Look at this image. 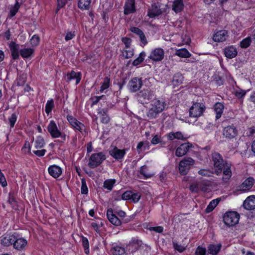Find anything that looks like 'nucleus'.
I'll list each match as a JSON object with an SVG mask.
<instances>
[{
    "mask_svg": "<svg viewBox=\"0 0 255 255\" xmlns=\"http://www.w3.org/2000/svg\"><path fill=\"white\" fill-rule=\"evenodd\" d=\"M240 215L235 211H228L223 216L224 224L228 227H233L239 222Z\"/></svg>",
    "mask_w": 255,
    "mask_h": 255,
    "instance_id": "20e7f679",
    "label": "nucleus"
},
{
    "mask_svg": "<svg viewBox=\"0 0 255 255\" xmlns=\"http://www.w3.org/2000/svg\"><path fill=\"white\" fill-rule=\"evenodd\" d=\"M110 85V77L106 76L104 79L100 88V91L103 92L105 90L108 89Z\"/></svg>",
    "mask_w": 255,
    "mask_h": 255,
    "instance_id": "37998d69",
    "label": "nucleus"
},
{
    "mask_svg": "<svg viewBox=\"0 0 255 255\" xmlns=\"http://www.w3.org/2000/svg\"><path fill=\"white\" fill-rule=\"evenodd\" d=\"M144 248H145V251L147 252H149L151 249L149 246L143 244L141 240L137 238H132L127 246V251L131 253Z\"/></svg>",
    "mask_w": 255,
    "mask_h": 255,
    "instance_id": "7ed1b4c3",
    "label": "nucleus"
},
{
    "mask_svg": "<svg viewBox=\"0 0 255 255\" xmlns=\"http://www.w3.org/2000/svg\"><path fill=\"white\" fill-rule=\"evenodd\" d=\"M34 52V49L31 48H23L19 51L21 56L23 58L30 57Z\"/></svg>",
    "mask_w": 255,
    "mask_h": 255,
    "instance_id": "4c0bfd02",
    "label": "nucleus"
},
{
    "mask_svg": "<svg viewBox=\"0 0 255 255\" xmlns=\"http://www.w3.org/2000/svg\"><path fill=\"white\" fill-rule=\"evenodd\" d=\"M40 38L37 35H34L30 40L32 46H36L39 43Z\"/></svg>",
    "mask_w": 255,
    "mask_h": 255,
    "instance_id": "864d4df0",
    "label": "nucleus"
},
{
    "mask_svg": "<svg viewBox=\"0 0 255 255\" xmlns=\"http://www.w3.org/2000/svg\"><path fill=\"white\" fill-rule=\"evenodd\" d=\"M106 159V155L102 152L93 153L90 157L88 166L91 168H95L99 166Z\"/></svg>",
    "mask_w": 255,
    "mask_h": 255,
    "instance_id": "0eeeda50",
    "label": "nucleus"
},
{
    "mask_svg": "<svg viewBox=\"0 0 255 255\" xmlns=\"http://www.w3.org/2000/svg\"><path fill=\"white\" fill-rule=\"evenodd\" d=\"M115 183L116 180L114 179H107L104 181L103 187L105 189L111 191Z\"/></svg>",
    "mask_w": 255,
    "mask_h": 255,
    "instance_id": "a19ab883",
    "label": "nucleus"
},
{
    "mask_svg": "<svg viewBox=\"0 0 255 255\" xmlns=\"http://www.w3.org/2000/svg\"><path fill=\"white\" fill-rule=\"evenodd\" d=\"M192 147V144L189 142H185L181 144L176 150L175 155L177 157H181L185 155L189 149Z\"/></svg>",
    "mask_w": 255,
    "mask_h": 255,
    "instance_id": "4468645a",
    "label": "nucleus"
},
{
    "mask_svg": "<svg viewBox=\"0 0 255 255\" xmlns=\"http://www.w3.org/2000/svg\"><path fill=\"white\" fill-rule=\"evenodd\" d=\"M17 120V116L15 113H13L8 118V121L11 128H13Z\"/></svg>",
    "mask_w": 255,
    "mask_h": 255,
    "instance_id": "6e6d98bb",
    "label": "nucleus"
},
{
    "mask_svg": "<svg viewBox=\"0 0 255 255\" xmlns=\"http://www.w3.org/2000/svg\"><path fill=\"white\" fill-rule=\"evenodd\" d=\"M131 191H127L125 192L122 195L118 196L115 198L116 200H130L131 198Z\"/></svg>",
    "mask_w": 255,
    "mask_h": 255,
    "instance_id": "c03bdc74",
    "label": "nucleus"
},
{
    "mask_svg": "<svg viewBox=\"0 0 255 255\" xmlns=\"http://www.w3.org/2000/svg\"><path fill=\"white\" fill-rule=\"evenodd\" d=\"M101 99H106V96L102 95L101 96H94L93 97H92L91 98V100L92 101V106L96 105Z\"/></svg>",
    "mask_w": 255,
    "mask_h": 255,
    "instance_id": "5fc2aeb1",
    "label": "nucleus"
},
{
    "mask_svg": "<svg viewBox=\"0 0 255 255\" xmlns=\"http://www.w3.org/2000/svg\"><path fill=\"white\" fill-rule=\"evenodd\" d=\"M147 167L146 165H144L142 166L139 170L140 174L142 175L146 178H148L151 177L152 176V174L147 172Z\"/></svg>",
    "mask_w": 255,
    "mask_h": 255,
    "instance_id": "09e8293b",
    "label": "nucleus"
},
{
    "mask_svg": "<svg viewBox=\"0 0 255 255\" xmlns=\"http://www.w3.org/2000/svg\"><path fill=\"white\" fill-rule=\"evenodd\" d=\"M214 81L218 86L223 85V80H222V78L218 75H215L214 76Z\"/></svg>",
    "mask_w": 255,
    "mask_h": 255,
    "instance_id": "e2e57ef3",
    "label": "nucleus"
},
{
    "mask_svg": "<svg viewBox=\"0 0 255 255\" xmlns=\"http://www.w3.org/2000/svg\"><path fill=\"white\" fill-rule=\"evenodd\" d=\"M7 202L10 205L12 208L14 209H17V202L14 197V193L13 192H10L9 193Z\"/></svg>",
    "mask_w": 255,
    "mask_h": 255,
    "instance_id": "58836bf2",
    "label": "nucleus"
},
{
    "mask_svg": "<svg viewBox=\"0 0 255 255\" xmlns=\"http://www.w3.org/2000/svg\"><path fill=\"white\" fill-rule=\"evenodd\" d=\"M205 106L202 103H193L189 109V116L191 117L198 118L201 116L205 110Z\"/></svg>",
    "mask_w": 255,
    "mask_h": 255,
    "instance_id": "6e6552de",
    "label": "nucleus"
},
{
    "mask_svg": "<svg viewBox=\"0 0 255 255\" xmlns=\"http://www.w3.org/2000/svg\"><path fill=\"white\" fill-rule=\"evenodd\" d=\"M149 147V143L147 141L139 142L136 146L137 150L139 153L140 151L148 149Z\"/></svg>",
    "mask_w": 255,
    "mask_h": 255,
    "instance_id": "ea45409f",
    "label": "nucleus"
},
{
    "mask_svg": "<svg viewBox=\"0 0 255 255\" xmlns=\"http://www.w3.org/2000/svg\"><path fill=\"white\" fill-rule=\"evenodd\" d=\"M81 73L72 71L70 73L65 76V79L67 82H69L73 79H76V84H78L81 80Z\"/></svg>",
    "mask_w": 255,
    "mask_h": 255,
    "instance_id": "393cba45",
    "label": "nucleus"
},
{
    "mask_svg": "<svg viewBox=\"0 0 255 255\" xmlns=\"http://www.w3.org/2000/svg\"><path fill=\"white\" fill-rule=\"evenodd\" d=\"M57 6L56 9V12H57L60 8L63 7L67 3L68 0H57Z\"/></svg>",
    "mask_w": 255,
    "mask_h": 255,
    "instance_id": "680f3d73",
    "label": "nucleus"
},
{
    "mask_svg": "<svg viewBox=\"0 0 255 255\" xmlns=\"http://www.w3.org/2000/svg\"><path fill=\"white\" fill-rule=\"evenodd\" d=\"M111 252L113 255H124L126 253L124 248L118 246L113 247Z\"/></svg>",
    "mask_w": 255,
    "mask_h": 255,
    "instance_id": "f704fd0d",
    "label": "nucleus"
},
{
    "mask_svg": "<svg viewBox=\"0 0 255 255\" xmlns=\"http://www.w3.org/2000/svg\"><path fill=\"white\" fill-rule=\"evenodd\" d=\"M54 101L53 99L47 101L45 106V112L47 115L50 113L54 108Z\"/></svg>",
    "mask_w": 255,
    "mask_h": 255,
    "instance_id": "49530a36",
    "label": "nucleus"
},
{
    "mask_svg": "<svg viewBox=\"0 0 255 255\" xmlns=\"http://www.w3.org/2000/svg\"><path fill=\"white\" fill-rule=\"evenodd\" d=\"M91 3V0H79L78 6L81 10H89Z\"/></svg>",
    "mask_w": 255,
    "mask_h": 255,
    "instance_id": "473e14b6",
    "label": "nucleus"
},
{
    "mask_svg": "<svg viewBox=\"0 0 255 255\" xmlns=\"http://www.w3.org/2000/svg\"><path fill=\"white\" fill-rule=\"evenodd\" d=\"M245 209L252 210L255 209V195H251L246 198L243 203Z\"/></svg>",
    "mask_w": 255,
    "mask_h": 255,
    "instance_id": "a211bd4d",
    "label": "nucleus"
},
{
    "mask_svg": "<svg viewBox=\"0 0 255 255\" xmlns=\"http://www.w3.org/2000/svg\"><path fill=\"white\" fill-rule=\"evenodd\" d=\"M183 77L180 73H177L174 74L172 79V83L175 86H178L182 83Z\"/></svg>",
    "mask_w": 255,
    "mask_h": 255,
    "instance_id": "e433bc0d",
    "label": "nucleus"
},
{
    "mask_svg": "<svg viewBox=\"0 0 255 255\" xmlns=\"http://www.w3.org/2000/svg\"><path fill=\"white\" fill-rule=\"evenodd\" d=\"M26 240L22 238H19L18 236L15 235V239L14 241L13 247L18 250H22L27 245Z\"/></svg>",
    "mask_w": 255,
    "mask_h": 255,
    "instance_id": "4be33fe9",
    "label": "nucleus"
},
{
    "mask_svg": "<svg viewBox=\"0 0 255 255\" xmlns=\"http://www.w3.org/2000/svg\"><path fill=\"white\" fill-rule=\"evenodd\" d=\"M203 183L201 181L196 182L190 186V190L193 192H198L199 190H206V187L203 186Z\"/></svg>",
    "mask_w": 255,
    "mask_h": 255,
    "instance_id": "c85d7f7f",
    "label": "nucleus"
},
{
    "mask_svg": "<svg viewBox=\"0 0 255 255\" xmlns=\"http://www.w3.org/2000/svg\"><path fill=\"white\" fill-rule=\"evenodd\" d=\"M47 129L52 138L60 137L63 140L61 141L62 142L66 140V134L60 131L54 121L52 120L50 122L47 127Z\"/></svg>",
    "mask_w": 255,
    "mask_h": 255,
    "instance_id": "39448f33",
    "label": "nucleus"
},
{
    "mask_svg": "<svg viewBox=\"0 0 255 255\" xmlns=\"http://www.w3.org/2000/svg\"><path fill=\"white\" fill-rule=\"evenodd\" d=\"M211 156L216 174L218 175L223 172V179H229L232 175L231 169V163L224 160L222 155L219 152H214Z\"/></svg>",
    "mask_w": 255,
    "mask_h": 255,
    "instance_id": "f257e3e1",
    "label": "nucleus"
},
{
    "mask_svg": "<svg viewBox=\"0 0 255 255\" xmlns=\"http://www.w3.org/2000/svg\"><path fill=\"white\" fill-rule=\"evenodd\" d=\"M252 38L251 37H247L243 39L240 43V46L242 48H248L251 43Z\"/></svg>",
    "mask_w": 255,
    "mask_h": 255,
    "instance_id": "a18cd8bd",
    "label": "nucleus"
},
{
    "mask_svg": "<svg viewBox=\"0 0 255 255\" xmlns=\"http://www.w3.org/2000/svg\"><path fill=\"white\" fill-rule=\"evenodd\" d=\"M162 13L161 9L155 3L151 4V8L148 10L147 15L150 18H154L155 16L161 15Z\"/></svg>",
    "mask_w": 255,
    "mask_h": 255,
    "instance_id": "6ab92c4d",
    "label": "nucleus"
},
{
    "mask_svg": "<svg viewBox=\"0 0 255 255\" xmlns=\"http://www.w3.org/2000/svg\"><path fill=\"white\" fill-rule=\"evenodd\" d=\"M145 53L144 51L141 52L138 57L133 60L132 62L133 66H136L139 65L144 59Z\"/></svg>",
    "mask_w": 255,
    "mask_h": 255,
    "instance_id": "79ce46f5",
    "label": "nucleus"
},
{
    "mask_svg": "<svg viewBox=\"0 0 255 255\" xmlns=\"http://www.w3.org/2000/svg\"><path fill=\"white\" fill-rule=\"evenodd\" d=\"M206 248L200 247H198L195 251V255H206Z\"/></svg>",
    "mask_w": 255,
    "mask_h": 255,
    "instance_id": "bf43d9fd",
    "label": "nucleus"
},
{
    "mask_svg": "<svg viewBox=\"0 0 255 255\" xmlns=\"http://www.w3.org/2000/svg\"><path fill=\"white\" fill-rule=\"evenodd\" d=\"M184 7L183 0H175L172 4V10L176 13L181 11Z\"/></svg>",
    "mask_w": 255,
    "mask_h": 255,
    "instance_id": "c756f323",
    "label": "nucleus"
},
{
    "mask_svg": "<svg viewBox=\"0 0 255 255\" xmlns=\"http://www.w3.org/2000/svg\"><path fill=\"white\" fill-rule=\"evenodd\" d=\"M82 245L83 246V248L84 249L85 253L86 254H88L89 253V241L87 238L82 237Z\"/></svg>",
    "mask_w": 255,
    "mask_h": 255,
    "instance_id": "8fccbe9b",
    "label": "nucleus"
},
{
    "mask_svg": "<svg viewBox=\"0 0 255 255\" xmlns=\"http://www.w3.org/2000/svg\"><path fill=\"white\" fill-rule=\"evenodd\" d=\"M49 174L55 178H57L62 174V169L56 165H51L49 167Z\"/></svg>",
    "mask_w": 255,
    "mask_h": 255,
    "instance_id": "5701e85b",
    "label": "nucleus"
},
{
    "mask_svg": "<svg viewBox=\"0 0 255 255\" xmlns=\"http://www.w3.org/2000/svg\"><path fill=\"white\" fill-rule=\"evenodd\" d=\"M15 239V235H7L1 240V244L4 246L8 247L11 245H13Z\"/></svg>",
    "mask_w": 255,
    "mask_h": 255,
    "instance_id": "b1692460",
    "label": "nucleus"
},
{
    "mask_svg": "<svg viewBox=\"0 0 255 255\" xmlns=\"http://www.w3.org/2000/svg\"><path fill=\"white\" fill-rule=\"evenodd\" d=\"M143 85L141 78H132L128 82V89L132 92H136L140 90Z\"/></svg>",
    "mask_w": 255,
    "mask_h": 255,
    "instance_id": "9b49d317",
    "label": "nucleus"
},
{
    "mask_svg": "<svg viewBox=\"0 0 255 255\" xmlns=\"http://www.w3.org/2000/svg\"><path fill=\"white\" fill-rule=\"evenodd\" d=\"M110 154L116 159L119 160L122 159L126 154L125 149H120L115 147L112 150L109 151Z\"/></svg>",
    "mask_w": 255,
    "mask_h": 255,
    "instance_id": "aec40b11",
    "label": "nucleus"
},
{
    "mask_svg": "<svg viewBox=\"0 0 255 255\" xmlns=\"http://www.w3.org/2000/svg\"><path fill=\"white\" fill-rule=\"evenodd\" d=\"M164 51L161 48H156L153 50L148 58L153 61H161L164 58Z\"/></svg>",
    "mask_w": 255,
    "mask_h": 255,
    "instance_id": "f8f14e48",
    "label": "nucleus"
},
{
    "mask_svg": "<svg viewBox=\"0 0 255 255\" xmlns=\"http://www.w3.org/2000/svg\"><path fill=\"white\" fill-rule=\"evenodd\" d=\"M254 182L255 180L253 177H250L248 178L239 186V190L244 192L250 190L253 186Z\"/></svg>",
    "mask_w": 255,
    "mask_h": 255,
    "instance_id": "f3484780",
    "label": "nucleus"
},
{
    "mask_svg": "<svg viewBox=\"0 0 255 255\" xmlns=\"http://www.w3.org/2000/svg\"><path fill=\"white\" fill-rule=\"evenodd\" d=\"M130 30L131 32L136 34V35H137L138 36H139L141 33H143L141 29H140L139 28L136 27H131L130 28Z\"/></svg>",
    "mask_w": 255,
    "mask_h": 255,
    "instance_id": "774afa93",
    "label": "nucleus"
},
{
    "mask_svg": "<svg viewBox=\"0 0 255 255\" xmlns=\"http://www.w3.org/2000/svg\"><path fill=\"white\" fill-rule=\"evenodd\" d=\"M137 99L142 104H147L154 98L153 91L148 89H143L137 94Z\"/></svg>",
    "mask_w": 255,
    "mask_h": 255,
    "instance_id": "1a4fd4ad",
    "label": "nucleus"
},
{
    "mask_svg": "<svg viewBox=\"0 0 255 255\" xmlns=\"http://www.w3.org/2000/svg\"><path fill=\"white\" fill-rule=\"evenodd\" d=\"M9 48L11 52L19 51V45L16 44L14 42H11L9 44Z\"/></svg>",
    "mask_w": 255,
    "mask_h": 255,
    "instance_id": "13d9d810",
    "label": "nucleus"
},
{
    "mask_svg": "<svg viewBox=\"0 0 255 255\" xmlns=\"http://www.w3.org/2000/svg\"><path fill=\"white\" fill-rule=\"evenodd\" d=\"M195 160L191 157H184L179 163V171L181 174L186 175L194 164Z\"/></svg>",
    "mask_w": 255,
    "mask_h": 255,
    "instance_id": "423d86ee",
    "label": "nucleus"
},
{
    "mask_svg": "<svg viewBox=\"0 0 255 255\" xmlns=\"http://www.w3.org/2000/svg\"><path fill=\"white\" fill-rule=\"evenodd\" d=\"M136 11L135 0H126L124 6V14L128 15Z\"/></svg>",
    "mask_w": 255,
    "mask_h": 255,
    "instance_id": "ddd939ff",
    "label": "nucleus"
},
{
    "mask_svg": "<svg viewBox=\"0 0 255 255\" xmlns=\"http://www.w3.org/2000/svg\"><path fill=\"white\" fill-rule=\"evenodd\" d=\"M198 173L202 176H209L211 172L209 170L202 169L198 171Z\"/></svg>",
    "mask_w": 255,
    "mask_h": 255,
    "instance_id": "69168bd1",
    "label": "nucleus"
},
{
    "mask_svg": "<svg viewBox=\"0 0 255 255\" xmlns=\"http://www.w3.org/2000/svg\"><path fill=\"white\" fill-rule=\"evenodd\" d=\"M220 199L217 198L212 200L205 209L206 213H208L212 211L218 204Z\"/></svg>",
    "mask_w": 255,
    "mask_h": 255,
    "instance_id": "c9c22d12",
    "label": "nucleus"
},
{
    "mask_svg": "<svg viewBox=\"0 0 255 255\" xmlns=\"http://www.w3.org/2000/svg\"><path fill=\"white\" fill-rule=\"evenodd\" d=\"M167 137L168 139L170 140L177 139L185 141L187 139V137H184L183 134L181 131H177L175 132H171L168 133Z\"/></svg>",
    "mask_w": 255,
    "mask_h": 255,
    "instance_id": "bb28decb",
    "label": "nucleus"
},
{
    "mask_svg": "<svg viewBox=\"0 0 255 255\" xmlns=\"http://www.w3.org/2000/svg\"><path fill=\"white\" fill-rule=\"evenodd\" d=\"M107 216L109 221L114 225L119 226L121 225L122 220L118 218L116 214L114 213L112 209L110 208L107 210Z\"/></svg>",
    "mask_w": 255,
    "mask_h": 255,
    "instance_id": "2eb2a0df",
    "label": "nucleus"
},
{
    "mask_svg": "<svg viewBox=\"0 0 255 255\" xmlns=\"http://www.w3.org/2000/svg\"><path fill=\"white\" fill-rule=\"evenodd\" d=\"M131 198L130 200L134 203L137 202L140 199L141 195L138 192L134 193L131 191Z\"/></svg>",
    "mask_w": 255,
    "mask_h": 255,
    "instance_id": "3c124183",
    "label": "nucleus"
},
{
    "mask_svg": "<svg viewBox=\"0 0 255 255\" xmlns=\"http://www.w3.org/2000/svg\"><path fill=\"white\" fill-rule=\"evenodd\" d=\"M246 94V91L244 90L240 89L237 90L235 92V95L238 99L243 98Z\"/></svg>",
    "mask_w": 255,
    "mask_h": 255,
    "instance_id": "4d7b16f0",
    "label": "nucleus"
},
{
    "mask_svg": "<svg viewBox=\"0 0 255 255\" xmlns=\"http://www.w3.org/2000/svg\"><path fill=\"white\" fill-rule=\"evenodd\" d=\"M67 120L73 128L82 133V130L84 128V124L78 121L76 118L71 115H68L67 116Z\"/></svg>",
    "mask_w": 255,
    "mask_h": 255,
    "instance_id": "dca6fc26",
    "label": "nucleus"
},
{
    "mask_svg": "<svg viewBox=\"0 0 255 255\" xmlns=\"http://www.w3.org/2000/svg\"><path fill=\"white\" fill-rule=\"evenodd\" d=\"M20 6V4L16 0L14 5L10 6L9 12L8 14V17L11 18L13 17L17 12Z\"/></svg>",
    "mask_w": 255,
    "mask_h": 255,
    "instance_id": "2f4dec72",
    "label": "nucleus"
},
{
    "mask_svg": "<svg viewBox=\"0 0 255 255\" xmlns=\"http://www.w3.org/2000/svg\"><path fill=\"white\" fill-rule=\"evenodd\" d=\"M225 56L229 59L235 58L238 54L237 49L233 46H229L224 49Z\"/></svg>",
    "mask_w": 255,
    "mask_h": 255,
    "instance_id": "412c9836",
    "label": "nucleus"
},
{
    "mask_svg": "<svg viewBox=\"0 0 255 255\" xmlns=\"http://www.w3.org/2000/svg\"><path fill=\"white\" fill-rule=\"evenodd\" d=\"M122 42L125 44L126 48H129L130 45L131 40L128 37H123L122 39Z\"/></svg>",
    "mask_w": 255,
    "mask_h": 255,
    "instance_id": "338daca9",
    "label": "nucleus"
},
{
    "mask_svg": "<svg viewBox=\"0 0 255 255\" xmlns=\"http://www.w3.org/2000/svg\"><path fill=\"white\" fill-rule=\"evenodd\" d=\"M222 133L223 136L226 138L232 139L237 136L238 131L237 128L232 125L225 127L223 129Z\"/></svg>",
    "mask_w": 255,
    "mask_h": 255,
    "instance_id": "9d476101",
    "label": "nucleus"
},
{
    "mask_svg": "<svg viewBox=\"0 0 255 255\" xmlns=\"http://www.w3.org/2000/svg\"><path fill=\"white\" fill-rule=\"evenodd\" d=\"M221 244H210L208 247V253L212 255H217L221 250Z\"/></svg>",
    "mask_w": 255,
    "mask_h": 255,
    "instance_id": "cd10ccee",
    "label": "nucleus"
},
{
    "mask_svg": "<svg viewBox=\"0 0 255 255\" xmlns=\"http://www.w3.org/2000/svg\"><path fill=\"white\" fill-rule=\"evenodd\" d=\"M81 192L82 194H87L88 192V189L87 186L86 180L84 178L81 179Z\"/></svg>",
    "mask_w": 255,
    "mask_h": 255,
    "instance_id": "603ef678",
    "label": "nucleus"
},
{
    "mask_svg": "<svg viewBox=\"0 0 255 255\" xmlns=\"http://www.w3.org/2000/svg\"><path fill=\"white\" fill-rule=\"evenodd\" d=\"M224 109V105L220 102L216 103L214 105V110L216 112V120L219 119L221 118L223 110Z\"/></svg>",
    "mask_w": 255,
    "mask_h": 255,
    "instance_id": "7c9ffc66",
    "label": "nucleus"
},
{
    "mask_svg": "<svg viewBox=\"0 0 255 255\" xmlns=\"http://www.w3.org/2000/svg\"><path fill=\"white\" fill-rule=\"evenodd\" d=\"M166 104L164 101L156 99L151 104V107L149 108L146 116L150 120L155 119L165 108Z\"/></svg>",
    "mask_w": 255,
    "mask_h": 255,
    "instance_id": "f03ea898",
    "label": "nucleus"
},
{
    "mask_svg": "<svg viewBox=\"0 0 255 255\" xmlns=\"http://www.w3.org/2000/svg\"><path fill=\"white\" fill-rule=\"evenodd\" d=\"M228 32L226 30H220L213 35V39L216 42H222L226 39Z\"/></svg>",
    "mask_w": 255,
    "mask_h": 255,
    "instance_id": "a878e982",
    "label": "nucleus"
},
{
    "mask_svg": "<svg viewBox=\"0 0 255 255\" xmlns=\"http://www.w3.org/2000/svg\"><path fill=\"white\" fill-rule=\"evenodd\" d=\"M35 142V147L36 148H41L43 147L45 144L44 139L41 136H39L37 137Z\"/></svg>",
    "mask_w": 255,
    "mask_h": 255,
    "instance_id": "de8ad7c7",
    "label": "nucleus"
},
{
    "mask_svg": "<svg viewBox=\"0 0 255 255\" xmlns=\"http://www.w3.org/2000/svg\"><path fill=\"white\" fill-rule=\"evenodd\" d=\"M173 245L174 249L180 253L183 252L185 250V248L181 245L178 244L177 242H173Z\"/></svg>",
    "mask_w": 255,
    "mask_h": 255,
    "instance_id": "052dcab7",
    "label": "nucleus"
},
{
    "mask_svg": "<svg viewBox=\"0 0 255 255\" xmlns=\"http://www.w3.org/2000/svg\"><path fill=\"white\" fill-rule=\"evenodd\" d=\"M75 36V32L68 31L66 34L65 37V39L66 41H69L72 39Z\"/></svg>",
    "mask_w": 255,
    "mask_h": 255,
    "instance_id": "0e129e2a",
    "label": "nucleus"
},
{
    "mask_svg": "<svg viewBox=\"0 0 255 255\" xmlns=\"http://www.w3.org/2000/svg\"><path fill=\"white\" fill-rule=\"evenodd\" d=\"M175 54L182 58H188L191 55L189 52L185 48L176 50Z\"/></svg>",
    "mask_w": 255,
    "mask_h": 255,
    "instance_id": "72a5a7b5",
    "label": "nucleus"
}]
</instances>
